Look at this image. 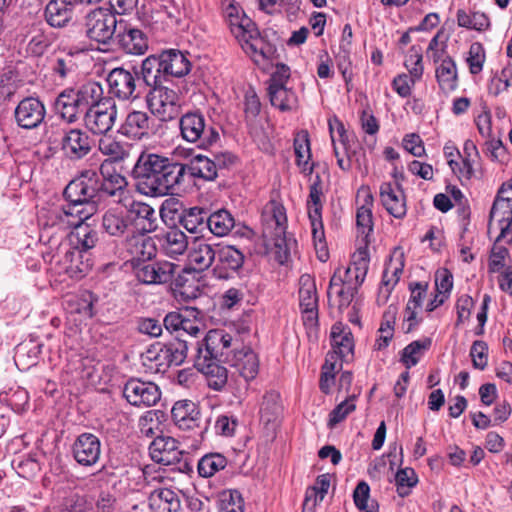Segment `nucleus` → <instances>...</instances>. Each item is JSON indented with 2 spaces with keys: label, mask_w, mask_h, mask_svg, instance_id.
Segmentation results:
<instances>
[{
  "label": "nucleus",
  "mask_w": 512,
  "mask_h": 512,
  "mask_svg": "<svg viewBox=\"0 0 512 512\" xmlns=\"http://www.w3.org/2000/svg\"><path fill=\"white\" fill-rule=\"evenodd\" d=\"M100 181L97 172L86 170L79 177L72 180L65 188V194L73 201H82L93 204L95 213L98 210V202L106 197L114 198V202L120 203L125 193L127 181L124 176L116 172L113 161H103L100 166Z\"/></svg>",
  "instance_id": "f257e3e1"
},
{
  "label": "nucleus",
  "mask_w": 512,
  "mask_h": 512,
  "mask_svg": "<svg viewBox=\"0 0 512 512\" xmlns=\"http://www.w3.org/2000/svg\"><path fill=\"white\" fill-rule=\"evenodd\" d=\"M64 197L68 204L66 206H54L49 209H42L39 215V225L42 227L44 237H52L58 232H65L73 227L91 218L95 214V208L91 203L73 201L65 193Z\"/></svg>",
  "instance_id": "f03ea898"
},
{
  "label": "nucleus",
  "mask_w": 512,
  "mask_h": 512,
  "mask_svg": "<svg viewBox=\"0 0 512 512\" xmlns=\"http://www.w3.org/2000/svg\"><path fill=\"white\" fill-rule=\"evenodd\" d=\"M97 96L94 102L88 104L83 114L85 128L95 135H104L109 132L117 119V105L112 97H105L100 83L92 85Z\"/></svg>",
  "instance_id": "7ed1b4c3"
},
{
  "label": "nucleus",
  "mask_w": 512,
  "mask_h": 512,
  "mask_svg": "<svg viewBox=\"0 0 512 512\" xmlns=\"http://www.w3.org/2000/svg\"><path fill=\"white\" fill-rule=\"evenodd\" d=\"M96 81H88L77 88H66L57 96L54 102V110L63 121L68 124L83 120V114L88 104L94 102L97 96L92 85Z\"/></svg>",
  "instance_id": "20e7f679"
},
{
  "label": "nucleus",
  "mask_w": 512,
  "mask_h": 512,
  "mask_svg": "<svg viewBox=\"0 0 512 512\" xmlns=\"http://www.w3.org/2000/svg\"><path fill=\"white\" fill-rule=\"evenodd\" d=\"M168 284V291L177 301L198 298L201 290L198 280L184 266L162 259V285Z\"/></svg>",
  "instance_id": "39448f33"
},
{
  "label": "nucleus",
  "mask_w": 512,
  "mask_h": 512,
  "mask_svg": "<svg viewBox=\"0 0 512 512\" xmlns=\"http://www.w3.org/2000/svg\"><path fill=\"white\" fill-rule=\"evenodd\" d=\"M131 176L137 191L145 196L160 195V155L145 148L138 157Z\"/></svg>",
  "instance_id": "423d86ee"
},
{
  "label": "nucleus",
  "mask_w": 512,
  "mask_h": 512,
  "mask_svg": "<svg viewBox=\"0 0 512 512\" xmlns=\"http://www.w3.org/2000/svg\"><path fill=\"white\" fill-rule=\"evenodd\" d=\"M50 263L58 266L57 273L67 274L72 279H82L93 266V261L89 253H85L79 248H73L70 244H60L58 253L51 256Z\"/></svg>",
  "instance_id": "0eeeda50"
},
{
  "label": "nucleus",
  "mask_w": 512,
  "mask_h": 512,
  "mask_svg": "<svg viewBox=\"0 0 512 512\" xmlns=\"http://www.w3.org/2000/svg\"><path fill=\"white\" fill-rule=\"evenodd\" d=\"M236 342L238 339L235 341L234 337L223 329L210 330L198 344L196 360L228 363L233 348H237Z\"/></svg>",
  "instance_id": "6e6552de"
},
{
  "label": "nucleus",
  "mask_w": 512,
  "mask_h": 512,
  "mask_svg": "<svg viewBox=\"0 0 512 512\" xmlns=\"http://www.w3.org/2000/svg\"><path fill=\"white\" fill-rule=\"evenodd\" d=\"M120 20L108 8H95L85 16L86 36L97 43L113 42Z\"/></svg>",
  "instance_id": "1a4fd4ad"
},
{
  "label": "nucleus",
  "mask_w": 512,
  "mask_h": 512,
  "mask_svg": "<svg viewBox=\"0 0 512 512\" xmlns=\"http://www.w3.org/2000/svg\"><path fill=\"white\" fill-rule=\"evenodd\" d=\"M183 139L199 142L200 147H207L219 139V133L213 126H207L205 117L200 113H187L178 123Z\"/></svg>",
  "instance_id": "9d476101"
},
{
  "label": "nucleus",
  "mask_w": 512,
  "mask_h": 512,
  "mask_svg": "<svg viewBox=\"0 0 512 512\" xmlns=\"http://www.w3.org/2000/svg\"><path fill=\"white\" fill-rule=\"evenodd\" d=\"M143 82L150 89L146 94L147 107L153 115L160 114V56L150 55L141 66Z\"/></svg>",
  "instance_id": "9b49d317"
},
{
  "label": "nucleus",
  "mask_w": 512,
  "mask_h": 512,
  "mask_svg": "<svg viewBox=\"0 0 512 512\" xmlns=\"http://www.w3.org/2000/svg\"><path fill=\"white\" fill-rule=\"evenodd\" d=\"M299 302L302 320L307 328H314L318 324V294L314 278L310 274H303L299 278Z\"/></svg>",
  "instance_id": "f8f14e48"
},
{
  "label": "nucleus",
  "mask_w": 512,
  "mask_h": 512,
  "mask_svg": "<svg viewBox=\"0 0 512 512\" xmlns=\"http://www.w3.org/2000/svg\"><path fill=\"white\" fill-rule=\"evenodd\" d=\"M266 225L263 234L273 244L281 248L285 244L287 216L284 206L276 201H270L265 207Z\"/></svg>",
  "instance_id": "ddd939ff"
},
{
  "label": "nucleus",
  "mask_w": 512,
  "mask_h": 512,
  "mask_svg": "<svg viewBox=\"0 0 512 512\" xmlns=\"http://www.w3.org/2000/svg\"><path fill=\"white\" fill-rule=\"evenodd\" d=\"M113 43L123 52L142 55L148 49V39L142 30L120 19Z\"/></svg>",
  "instance_id": "4468645a"
},
{
  "label": "nucleus",
  "mask_w": 512,
  "mask_h": 512,
  "mask_svg": "<svg viewBox=\"0 0 512 512\" xmlns=\"http://www.w3.org/2000/svg\"><path fill=\"white\" fill-rule=\"evenodd\" d=\"M106 81L108 84L109 97L117 98L125 101L137 97L136 92V76L129 70L122 67L111 70Z\"/></svg>",
  "instance_id": "2eb2a0df"
},
{
  "label": "nucleus",
  "mask_w": 512,
  "mask_h": 512,
  "mask_svg": "<svg viewBox=\"0 0 512 512\" xmlns=\"http://www.w3.org/2000/svg\"><path fill=\"white\" fill-rule=\"evenodd\" d=\"M46 108L36 97L22 99L15 108L14 117L17 125L23 129L37 128L45 119Z\"/></svg>",
  "instance_id": "dca6fc26"
},
{
  "label": "nucleus",
  "mask_w": 512,
  "mask_h": 512,
  "mask_svg": "<svg viewBox=\"0 0 512 512\" xmlns=\"http://www.w3.org/2000/svg\"><path fill=\"white\" fill-rule=\"evenodd\" d=\"M93 140L82 129L70 128L64 131L61 140V150L70 160H80L87 156L92 149Z\"/></svg>",
  "instance_id": "f3484780"
},
{
  "label": "nucleus",
  "mask_w": 512,
  "mask_h": 512,
  "mask_svg": "<svg viewBox=\"0 0 512 512\" xmlns=\"http://www.w3.org/2000/svg\"><path fill=\"white\" fill-rule=\"evenodd\" d=\"M123 395L134 406H151L160 400L159 387L155 383L137 379H131L125 384Z\"/></svg>",
  "instance_id": "a211bd4d"
},
{
  "label": "nucleus",
  "mask_w": 512,
  "mask_h": 512,
  "mask_svg": "<svg viewBox=\"0 0 512 512\" xmlns=\"http://www.w3.org/2000/svg\"><path fill=\"white\" fill-rule=\"evenodd\" d=\"M216 264L212 270L215 278L228 280L232 278L244 263L243 253L234 246H224L216 254Z\"/></svg>",
  "instance_id": "6ab92c4d"
},
{
  "label": "nucleus",
  "mask_w": 512,
  "mask_h": 512,
  "mask_svg": "<svg viewBox=\"0 0 512 512\" xmlns=\"http://www.w3.org/2000/svg\"><path fill=\"white\" fill-rule=\"evenodd\" d=\"M76 0H49L45 5L43 17L52 28L67 27L75 14Z\"/></svg>",
  "instance_id": "aec40b11"
},
{
  "label": "nucleus",
  "mask_w": 512,
  "mask_h": 512,
  "mask_svg": "<svg viewBox=\"0 0 512 512\" xmlns=\"http://www.w3.org/2000/svg\"><path fill=\"white\" fill-rule=\"evenodd\" d=\"M494 222L500 230L497 241H504L507 244L512 243V204L508 200L496 198L490 211L488 231L490 232Z\"/></svg>",
  "instance_id": "412c9836"
},
{
  "label": "nucleus",
  "mask_w": 512,
  "mask_h": 512,
  "mask_svg": "<svg viewBox=\"0 0 512 512\" xmlns=\"http://www.w3.org/2000/svg\"><path fill=\"white\" fill-rule=\"evenodd\" d=\"M72 452L78 464L82 466H93L100 458V440L92 433L80 434L73 444Z\"/></svg>",
  "instance_id": "4be33fe9"
},
{
  "label": "nucleus",
  "mask_w": 512,
  "mask_h": 512,
  "mask_svg": "<svg viewBox=\"0 0 512 512\" xmlns=\"http://www.w3.org/2000/svg\"><path fill=\"white\" fill-rule=\"evenodd\" d=\"M183 154L178 148L171 153V157L162 156V191L164 193H175L184 180L185 165L179 162Z\"/></svg>",
  "instance_id": "5701e85b"
},
{
  "label": "nucleus",
  "mask_w": 512,
  "mask_h": 512,
  "mask_svg": "<svg viewBox=\"0 0 512 512\" xmlns=\"http://www.w3.org/2000/svg\"><path fill=\"white\" fill-rule=\"evenodd\" d=\"M228 364L236 369L246 381L254 379L259 370V360L256 353L248 347L233 348L228 358Z\"/></svg>",
  "instance_id": "b1692460"
},
{
  "label": "nucleus",
  "mask_w": 512,
  "mask_h": 512,
  "mask_svg": "<svg viewBox=\"0 0 512 512\" xmlns=\"http://www.w3.org/2000/svg\"><path fill=\"white\" fill-rule=\"evenodd\" d=\"M188 248L187 235L177 226H169L162 231V255L179 263V256H183Z\"/></svg>",
  "instance_id": "393cba45"
},
{
  "label": "nucleus",
  "mask_w": 512,
  "mask_h": 512,
  "mask_svg": "<svg viewBox=\"0 0 512 512\" xmlns=\"http://www.w3.org/2000/svg\"><path fill=\"white\" fill-rule=\"evenodd\" d=\"M380 199L386 211L397 219H402L407 213L406 201L399 185L393 187L390 182L380 186Z\"/></svg>",
  "instance_id": "a878e982"
},
{
  "label": "nucleus",
  "mask_w": 512,
  "mask_h": 512,
  "mask_svg": "<svg viewBox=\"0 0 512 512\" xmlns=\"http://www.w3.org/2000/svg\"><path fill=\"white\" fill-rule=\"evenodd\" d=\"M152 121L141 111L130 112L119 129V133L133 140H141L149 134Z\"/></svg>",
  "instance_id": "bb28decb"
},
{
  "label": "nucleus",
  "mask_w": 512,
  "mask_h": 512,
  "mask_svg": "<svg viewBox=\"0 0 512 512\" xmlns=\"http://www.w3.org/2000/svg\"><path fill=\"white\" fill-rule=\"evenodd\" d=\"M369 267V260L365 251H360L358 258L354 260L346 269L337 268L334 273H339L341 280L346 285L359 289L365 280Z\"/></svg>",
  "instance_id": "cd10ccee"
},
{
  "label": "nucleus",
  "mask_w": 512,
  "mask_h": 512,
  "mask_svg": "<svg viewBox=\"0 0 512 512\" xmlns=\"http://www.w3.org/2000/svg\"><path fill=\"white\" fill-rule=\"evenodd\" d=\"M171 416L181 429H194L199 426L200 411L192 401L176 402L171 409Z\"/></svg>",
  "instance_id": "c85d7f7f"
},
{
  "label": "nucleus",
  "mask_w": 512,
  "mask_h": 512,
  "mask_svg": "<svg viewBox=\"0 0 512 512\" xmlns=\"http://www.w3.org/2000/svg\"><path fill=\"white\" fill-rule=\"evenodd\" d=\"M411 295L404 310V321L408 323L406 332H410L418 323V309L422 307L427 294V283L415 282L410 284Z\"/></svg>",
  "instance_id": "c756f323"
},
{
  "label": "nucleus",
  "mask_w": 512,
  "mask_h": 512,
  "mask_svg": "<svg viewBox=\"0 0 512 512\" xmlns=\"http://www.w3.org/2000/svg\"><path fill=\"white\" fill-rule=\"evenodd\" d=\"M330 336L332 352L341 360H346L353 355L354 340L349 328L344 327L341 323H336L332 326Z\"/></svg>",
  "instance_id": "7c9ffc66"
},
{
  "label": "nucleus",
  "mask_w": 512,
  "mask_h": 512,
  "mask_svg": "<svg viewBox=\"0 0 512 512\" xmlns=\"http://www.w3.org/2000/svg\"><path fill=\"white\" fill-rule=\"evenodd\" d=\"M220 361L195 360V367L206 376L209 388L220 391L227 384V369L219 364Z\"/></svg>",
  "instance_id": "2f4dec72"
},
{
  "label": "nucleus",
  "mask_w": 512,
  "mask_h": 512,
  "mask_svg": "<svg viewBox=\"0 0 512 512\" xmlns=\"http://www.w3.org/2000/svg\"><path fill=\"white\" fill-rule=\"evenodd\" d=\"M439 87L444 92H452L458 87V71L456 62L449 55L444 57L435 70Z\"/></svg>",
  "instance_id": "473e14b6"
},
{
  "label": "nucleus",
  "mask_w": 512,
  "mask_h": 512,
  "mask_svg": "<svg viewBox=\"0 0 512 512\" xmlns=\"http://www.w3.org/2000/svg\"><path fill=\"white\" fill-rule=\"evenodd\" d=\"M129 212L134 215L135 225L142 233H150L157 229L158 224L155 210L150 205L133 201Z\"/></svg>",
  "instance_id": "72a5a7b5"
},
{
  "label": "nucleus",
  "mask_w": 512,
  "mask_h": 512,
  "mask_svg": "<svg viewBox=\"0 0 512 512\" xmlns=\"http://www.w3.org/2000/svg\"><path fill=\"white\" fill-rule=\"evenodd\" d=\"M190 70V62L179 50L162 51V73L182 77Z\"/></svg>",
  "instance_id": "f704fd0d"
},
{
  "label": "nucleus",
  "mask_w": 512,
  "mask_h": 512,
  "mask_svg": "<svg viewBox=\"0 0 512 512\" xmlns=\"http://www.w3.org/2000/svg\"><path fill=\"white\" fill-rule=\"evenodd\" d=\"M225 17L227 18L231 33L236 39H243L246 31L256 27L255 23L233 3L225 8Z\"/></svg>",
  "instance_id": "c9c22d12"
},
{
  "label": "nucleus",
  "mask_w": 512,
  "mask_h": 512,
  "mask_svg": "<svg viewBox=\"0 0 512 512\" xmlns=\"http://www.w3.org/2000/svg\"><path fill=\"white\" fill-rule=\"evenodd\" d=\"M208 229L217 237L228 235L233 229L239 232V224L236 223L233 215L227 209H219L209 214Z\"/></svg>",
  "instance_id": "e433bc0d"
},
{
  "label": "nucleus",
  "mask_w": 512,
  "mask_h": 512,
  "mask_svg": "<svg viewBox=\"0 0 512 512\" xmlns=\"http://www.w3.org/2000/svg\"><path fill=\"white\" fill-rule=\"evenodd\" d=\"M357 291L358 289L351 285H346L339 273H334L330 279L327 295L331 300L332 295L335 294L338 308L342 310L351 304Z\"/></svg>",
  "instance_id": "4c0bfd02"
},
{
  "label": "nucleus",
  "mask_w": 512,
  "mask_h": 512,
  "mask_svg": "<svg viewBox=\"0 0 512 512\" xmlns=\"http://www.w3.org/2000/svg\"><path fill=\"white\" fill-rule=\"evenodd\" d=\"M216 254L212 245L198 242L193 244L188 257L194 270L204 271L210 268L216 259Z\"/></svg>",
  "instance_id": "58836bf2"
},
{
  "label": "nucleus",
  "mask_w": 512,
  "mask_h": 512,
  "mask_svg": "<svg viewBox=\"0 0 512 512\" xmlns=\"http://www.w3.org/2000/svg\"><path fill=\"white\" fill-rule=\"evenodd\" d=\"M294 152L296 164L304 174H311L314 164L310 162L311 150L310 141L307 132L298 133L294 139Z\"/></svg>",
  "instance_id": "ea45409f"
},
{
  "label": "nucleus",
  "mask_w": 512,
  "mask_h": 512,
  "mask_svg": "<svg viewBox=\"0 0 512 512\" xmlns=\"http://www.w3.org/2000/svg\"><path fill=\"white\" fill-rule=\"evenodd\" d=\"M270 103L282 112L296 109L298 98L296 93L287 86L267 88Z\"/></svg>",
  "instance_id": "a19ab883"
},
{
  "label": "nucleus",
  "mask_w": 512,
  "mask_h": 512,
  "mask_svg": "<svg viewBox=\"0 0 512 512\" xmlns=\"http://www.w3.org/2000/svg\"><path fill=\"white\" fill-rule=\"evenodd\" d=\"M163 358L168 366L180 365L184 362L187 355L186 341L179 336L165 339L162 347Z\"/></svg>",
  "instance_id": "79ce46f5"
},
{
  "label": "nucleus",
  "mask_w": 512,
  "mask_h": 512,
  "mask_svg": "<svg viewBox=\"0 0 512 512\" xmlns=\"http://www.w3.org/2000/svg\"><path fill=\"white\" fill-rule=\"evenodd\" d=\"M168 197L162 201V221L169 226H175L176 222H182L184 215L183 204L176 196V193H164Z\"/></svg>",
  "instance_id": "37998d69"
},
{
  "label": "nucleus",
  "mask_w": 512,
  "mask_h": 512,
  "mask_svg": "<svg viewBox=\"0 0 512 512\" xmlns=\"http://www.w3.org/2000/svg\"><path fill=\"white\" fill-rule=\"evenodd\" d=\"M363 196V204L361 207L357 209L356 214V222L357 226L359 228L363 229V233H365V230L370 232L373 227V220H372V206H373V196L370 192L369 187L362 186L358 190V197Z\"/></svg>",
  "instance_id": "c03bdc74"
},
{
  "label": "nucleus",
  "mask_w": 512,
  "mask_h": 512,
  "mask_svg": "<svg viewBox=\"0 0 512 512\" xmlns=\"http://www.w3.org/2000/svg\"><path fill=\"white\" fill-rule=\"evenodd\" d=\"M96 301L97 298L93 293L83 291L78 295L70 296L66 300V305L71 312L81 314L86 318H92L94 316V303Z\"/></svg>",
  "instance_id": "a18cd8bd"
},
{
  "label": "nucleus",
  "mask_w": 512,
  "mask_h": 512,
  "mask_svg": "<svg viewBox=\"0 0 512 512\" xmlns=\"http://www.w3.org/2000/svg\"><path fill=\"white\" fill-rule=\"evenodd\" d=\"M189 171L193 177L208 181H212L218 176L214 161L202 155H197L193 158Z\"/></svg>",
  "instance_id": "49530a36"
},
{
  "label": "nucleus",
  "mask_w": 512,
  "mask_h": 512,
  "mask_svg": "<svg viewBox=\"0 0 512 512\" xmlns=\"http://www.w3.org/2000/svg\"><path fill=\"white\" fill-rule=\"evenodd\" d=\"M227 465V459L219 453H210L204 455L198 462V473L201 477H212L218 471L224 469Z\"/></svg>",
  "instance_id": "de8ad7c7"
},
{
  "label": "nucleus",
  "mask_w": 512,
  "mask_h": 512,
  "mask_svg": "<svg viewBox=\"0 0 512 512\" xmlns=\"http://www.w3.org/2000/svg\"><path fill=\"white\" fill-rule=\"evenodd\" d=\"M93 503L87 495L71 493L63 498L58 512H92Z\"/></svg>",
  "instance_id": "09e8293b"
},
{
  "label": "nucleus",
  "mask_w": 512,
  "mask_h": 512,
  "mask_svg": "<svg viewBox=\"0 0 512 512\" xmlns=\"http://www.w3.org/2000/svg\"><path fill=\"white\" fill-rule=\"evenodd\" d=\"M99 150L103 155L109 157L105 161H113V164L121 162L129 156V151L125 145L109 137L99 141Z\"/></svg>",
  "instance_id": "8fccbe9b"
},
{
  "label": "nucleus",
  "mask_w": 512,
  "mask_h": 512,
  "mask_svg": "<svg viewBox=\"0 0 512 512\" xmlns=\"http://www.w3.org/2000/svg\"><path fill=\"white\" fill-rule=\"evenodd\" d=\"M242 49L248 54L256 64H260L259 54L261 45H263V38L257 27L246 31L243 39H237Z\"/></svg>",
  "instance_id": "3c124183"
},
{
  "label": "nucleus",
  "mask_w": 512,
  "mask_h": 512,
  "mask_svg": "<svg viewBox=\"0 0 512 512\" xmlns=\"http://www.w3.org/2000/svg\"><path fill=\"white\" fill-rule=\"evenodd\" d=\"M72 228H75V237L77 239V245L73 248H79L83 252L88 253V250L92 249L98 241L97 232L84 222L73 225Z\"/></svg>",
  "instance_id": "603ef678"
},
{
  "label": "nucleus",
  "mask_w": 512,
  "mask_h": 512,
  "mask_svg": "<svg viewBox=\"0 0 512 512\" xmlns=\"http://www.w3.org/2000/svg\"><path fill=\"white\" fill-rule=\"evenodd\" d=\"M322 187L320 176L316 175L315 181L310 185L309 196L307 199V210L309 219L322 217L323 204L321 201Z\"/></svg>",
  "instance_id": "864d4df0"
},
{
  "label": "nucleus",
  "mask_w": 512,
  "mask_h": 512,
  "mask_svg": "<svg viewBox=\"0 0 512 512\" xmlns=\"http://www.w3.org/2000/svg\"><path fill=\"white\" fill-rule=\"evenodd\" d=\"M218 512H244V501L239 491L225 490L220 493Z\"/></svg>",
  "instance_id": "5fc2aeb1"
},
{
  "label": "nucleus",
  "mask_w": 512,
  "mask_h": 512,
  "mask_svg": "<svg viewBox=\"0 0 512 512\" xmlns=\"http://www.w3.org/2000/svg\"><path fill=\"white\" fill-rule=\"evenodd\" d=\"M102 226L108 234L119 236L123 234L127 228V222L122 212L116 209H110L103 215Z\"/></svg>",
  "instance_id": "6e6d98bb"
},
{
  "label": "nucleus",
  "mask_w": 512,
  "mask_h": 512,
  "mask_svg": "<svg viewBox=\"0 0 512 512\" xmlns=\"http://www.w3.org/2000/svg\"><path fill=\"white\" fill-rule=\"evenodd\" d=\"M430 344V339H425L424 341H413L402 350L401 361L407 369H410L419 362L423 355V351L428 349Z\"/></svg>",
  "instance_id": "4d7b16f0"
},
{
  "label": "nucleus",
  "mask_w": 512,
  "mask_h": 512,
  "mask_svg": "<svg viewBox=\"0 0 512 512\" xmlns=\"http://www.w3.org/2000/svg\"><path fill=\"white\" fill-rule=\"evenodd\" d=\"M329 486L330 475H319L316 479L315 485L308 489L306 492L304 506H307L310 501H312V506H315L317 503L322 502L328 492Z\"/></svg>",
  "instance_id": "13d9d810"
},
{
  "label": "nucleus",
  "mask_w": 512,
  "mask_h": 512,
  "mask_svg": "<svg viewBox=\"0 0 512 512\" xmlns=\"http://www.w3.org/2000/svg\"><path fill=\"white\" fill-rule=\"evenodd\" d=\"M1 401H5L17 413L24 411L29 401L28 392L21 387L10 389L8 392L0 394Z\"/></svg>",
  "instance_id": "bf43d9fd"
},
{
  "label": "nucleus",
  "mask_w": 512,
  "mask_h": 512,
  "mask_svg": "<svg viewBox=\"0 0 512 512\" xmlns=\"http://www.w3.org/2000/svg\"><path fill=\"white\" fill-rule=\"evenodd\" d=\"M209 214L203 208L193 207L183 215L182 224L190 232H197L200 226H208Z\"/></svg>",
  "instance_id": "052dcab7"
},
{
  "label": "nucleus",
  "mask_w": 512,
  "mask_h": 512,
  "mask_svg": "<svg viewBox=\"0 0 512 512\" xmlns=\"http://www.w3.org/2000/svg\"><path fill=\"white\" fill-rule=\"evenodd\" d=\"M417 476L412 468L400 469L395 475L397 493L401 497L409 495L410 489L417 484Z\"/></svg>",
  "instance_id": "680f3d73"
},
{
  "label": "nucleus",
  "mask_w": 512,
  "mask_h": 512,
  "mask_svg": "<svg viewBox=\"0 0 512 512\" xmlns=\"http://www.w3.org/2000/svg\"><path fill=\"white\" fill-rule=\"evenodd\" d=\"M485 59L486 55L483 45L479 42H473L470 45L468 57L466 58L470 73L473 75L479 74L483 69Z\"/></svg>",
  "instance_id": "e2e57ef3"
},
{
  "label": "nucleus",
  "mask_w": 512,
  "mask_h": 512,
  "mask_svg": "<svg viewBox=\"0 0 512 512\" xmlns=\"http://www.w3.org/2000/svg\"><path fill=\"white\" fill-rule=\"evenodd\" d=\"M157 236H144L141 241L137 242L135 246V253L142 261H148L156 257L158 253V242Z\"/></svg>",
  "instance_id": "0e129e2a"
},
{
  "label": "nucleus",
  "mask_w": 512,
  "mask_h": 512,
  "mask_svg": "<svg viewBox=\"0 0 512 512\" xmlns=\"http://www.w3.org/2000/svg\"><path fill=\"white\" fill-rule=\"evenodd\" d=\"M404 65L409 71V75L413 78V80L419 81L422 78L424 71L420 49L412 46L408 52V55L406 56Z\"/></svg>",
  "instance_id": "69168bd1"
},
{
  "label": "nucleus",
  "mask_w": 512,
  "mask_h": 512,
  "mask_svg": "<svg viewBox=\"0 0 512 512\" xmlns=\"http://www.w3.org/2000/svg\"><path fill=\"white\" fill-rule=\"evenodd\" d=\"M162 14L166 15L165 24L174 31L180 25L182 10L174 0H162Z\"/></svg>",
  "instance_id": "338daca9"
},
{
  "label": "nucleus",
  "mask_w": 512,
  "mask_h": 512,
  "mask_svg": "<svg viewBox=\"0 0 512 512\" xmlns=\"http://www.w3.org/2000/svg\"><path fill=\"white\" fill-rule=\"evenodd\" d=\"M329 131L332 142H337L342 147L343 153L348 155L350 150V139L344 124L337 118L329 120Z\"/></svg>",
  "instance_id": "774afa93"
}]
</instances>
